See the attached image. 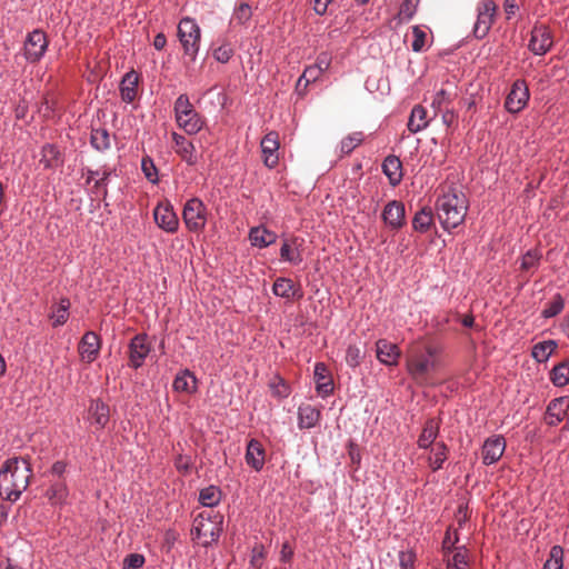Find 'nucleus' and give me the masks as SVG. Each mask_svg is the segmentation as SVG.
<instances>
[{
    "label": "nucleus",
    "instance_id": "obj_1",
    "mask_svg": "<svg viewBox=\"0 0 569 569\" xmlns=\"http://www.w3.org/2000/svg\"><path fill=\"white\" fill-rule=\"evenodd\" d=\"M32 468L26 457L7 459L0 468V497L11 503L18 501L30 483Z\"/></svg>",
    "mask_w": 569,
    "mask_h": 569
},
{
    "label": "nucleus",
    "instance_id": "obj_2",
    "mask_svg": "<svg viewBox=\"0 0 569 569\" xmlns=\"http://www.w3.org/2000/svg\"><path fill=\"white\" fill-rule=\"evenodd\" d=\"M468 208L469 201L466 194L456 188H450L447 192L439 196L436 202L438 219L447 231L456 229L463 223Z\"/></svg>",
    "mask_w": 569,
    "mask_h": 569
},
{
    "label": "nucleus",
    "instance_id": "obj_3",
    "mask_svg": "<svg viewBox=\"0 0 569 569\" xmlns=\"http://www.w3.org/2000/svg\"><path fill=\"white\" fill-rule=\"evenodd\" d=\"M441 348L431 343L413 345L408 351L407 371L415 380L425 379L438 366Z\"/></svg>",
    "mask_w": 569,
    "mask_h": 569
},
{
    "label": "nucleus",
    "instance_id": "obj_4",
    "mask_svg": "<svg viewBox=\"0 0 569 569\" xmlns=\"http://www.w3.org/2000/svg\"><path fill=\"white\" fill-rule=\"evenodd\" d=\"M176 122L187 134H197L204 126V119L191 104L187 94H180L174 101Z\"/></svg>",
    "mask_w": 569,
    "mask_h": 569
},
{
    "label": "nucleus",
    "instance_id": "obj_5",
    "mask_svg": "<svg viewBox=\"0 0 569 569\" xmlns=\"http://www.w3.org/2000/svg\"><path fill=\"white\" fill-rule=\"evenodd\" d=\"M223 516L213 511L202 512L194 519L193 531L201 545L208 547L222 533Z\"/></svg>",
    "mask_w": 569,
    "mask_h": 569
},
{
    "label": "nucleus",
    "instance_id": "obj_6",
    "mask_svg": "<svg viewBox=\"0 0 569 569\" xmlns=\"http://www.w3.org/2000/svg\"><path fill=\"white\" fill-rule=\"evenodd\" d=\"M178 38L183 48V54L193 63L200 49L201 29L192 18H182L178 24Z\"/></svg>",
    "mask_w": 569,
    "mask_h": 569
},
{
    "label": "nucleus",
    "instance_id": "obj_7",
    "mask_svg": "<svg viewBox=\"0 0 569 569\" xmlns=\"http://www.w3.org/2000/svg\"><path fill=\"white\" fill-rule=\"evenodd\" d=\"M498 6L493 0H480L476 6V21L472 28V36L485 39L490 32L497 17Z\"/></svg>",
    "mask_w": 569,
    "mask_h": 569
},
{
    "label": "nucleus",
    "instance_id": "obj_8",
    "mask_svg": "<svg viewBox=\"0 0 569 569\" xmlns=\"http://www.w3.org/2000/svg\"><path fill=\"white\" fill-rule=\"evenodd\" d=\"M207 208L199 198H191L184 203L182 219L189 231H202L207 224Z\"/></svg>",
    "mask_w": 569,
    "mask_h": 569
},
{
    "label": "nucleus",
    "instance_id": "obj_9",
    "mask_svg": "<svg viewBox=\"0 0 569 569\" xmlns=\"http://www.w3.org/2000/svg\"><path fill=\"white\" fill-rule=\"evenodd\" d=\"M48 49V39L40 29L29 32L23 46V54L27 61L33 63L41 60Z\"/></svg>",
    "mask_w": 569,
    "mask_h": 569
},
{
    "label": "nucleus",
    "instance_id": "obj_10",
    "mask_svg": "<svg viewBox=\"0 0 569 569\" xmlns=\"http://www.w3.org/2000/svg\"><path fill=\"white\" fill-rule=\"evenodd\" d=\"M553 44V38L550 29L545 24H536L530 34L528 49L535 56H545Z\"/></svg>",
    "mask_w": 569,
    "mask_h": 569
},
{
    "label": "nucleus",
    "instance_id": "obj_11",
    "mask_svg": "<svg viewBox=\"0 0 569 569\" xmlns=\"http://www.w3.org/2000/svg\"><path fill=\"white\" fill-rule=\"evenodd\" d=\"M529 89L522 79L516 80L506 98L505 108L510 113H518L525 109L529 100Z\"/></svg>",
    "mask_w": 569,
    "mask_h": 569
},
{
    "label": "nucleus",
    "instance_id": "obj_12",
    "mask_svg": "<svg viewBox=\"0 0 569 569\" xmlns=\"http://www.w3.org/2000/svg\"><path fill=\"white\" fill-rule=\"evenodd\" d=\"M153 218L157 226L168 233H174L179 229V219L169 202L158 203L153 210Z\"/></svg>",
    "mask_w": 569,
    "mask_h": 569
},
{
    "label": "nucleus",
    "instance_id": "obj_13",
    "mask_svg": "<svg viewBox=\"0 0 569 569\" xmlns=\"http://www.w3.org/2000/svg\"><path fill=\"white\" fill-rule=\"evenodd\" d=\"M151 351L147 335H136L129 343V366L140 368Z\"/></svg>",
    "mask_w": 569,
    "mask_h": 569
},
{
    "label": "nucleus",
    "instance_id": "obj_14",
    "mask_svg": "<svg viewBox=\"0 0 569 569\" xmlns=\"http://www.w3.org/2000/svg\"><path fill=\"white\" fill-rule=\"evenodd\" d=\"M87 420L96 431L103 430L110 420L109 406L100 399H92L88 408Z\"/></svg>",
    "mask_w": 569,
    "mask_h": 569
},
{
    "label": "nucleus",
    "instance_id": "obj_15",
    "mask_svg": "<svg viewBox=\"0 0 569 569\" xmlns=\"http://www.w3.org/2000/svg\"><path fill=\"white\" fill-rule=\"evenodd\" d=\"M506 450V441L502 436H493L486 439L482 446V462L486 466L500 460Z\"/></svg>",
    "mask_w": 569,
    "mask_h": 569
},
{
    "label": "nucleus",
    "instance_id": "obj_16",
    "mask_svg": "<svg viewBox=\"0 0 569 569\" xmlns=\"http://www.w3.org/2000/svg\"><path fill=\"white\" fill-rule=\"evenodd\" d=\"M279 146L278 133L274 131L268 132L260 142L263 163L269 169L274 168L279 162Z\"/></svg>",
    "mask_w": 569,
    "mask_h": 569
},
{
    "label": "nucleus",
    "instance_id": "obj_17",
    "mask_svg": "<svg viewBox=\"0 0 569 569\" xmlns=\"http://www.w3.org/2000/svg\"><path fill=\"white\" fill-rule=\"evenodd\" d=\"M100 347L99 336L93 331L86 332L78 347L81 360L87 363L93 362L99 355Z\"/></svg>",
    "mask_w": 569,
    "mask_h": 569
},
{
    "label": "nucleus",
    "instance_id": "obj_18",
    "mask_svg": "<svg viewBox=\"0 0 569 569\" xmlns=\"http://www.w3.org/2000/svg\"><path fill=\"white\" fill-rule=\"evenodd\" d=\"M44 496L53 507H63L69 503V488L66 479L50 480Z\"/></svg>",
    "mask_w": 569,
    "mask_h": 569
},
{
    "label": "nucleus",
    "instance_id": "obj_19",
    "mask_svg": "<svg viewBox=\"0 0 569 569\" xmlns=\"http://www.w3.org/2000/svg\"><path fill=\"white\" fill-rule=\"evenodd\" d=\"M376 355L382 365L392 367L398 365L401 351L396 343L379 339L376 342Z\"/></svg>",
    "mask_w": 569,
    "mask_h": 569
},
{
    "label": "nucleus",
    "instance_id": "obj_20",
    "mask_svg": "<svg viewBox=\"0 0 569 569\" xmlns=\"http://www.w3.org/2000/svg\"><path fill=\"white\" fill-rule=\"evenodd\" d=\"M172 140L174 142V152L188 164L196 166L198 163V156L194 144L184 136L172 132Z\"/></svg>",
    "mask_w": 569,
    "mask_h": 569
},
{
    "label": "nucleus",
    "instance_id": "obj_21",
    "mask_svg": "<svg viewBox=\"0 0 569 569\" xmlns=\"http://www.w3.org/2000/svg\"><path fill=\"white\" fill-rule=\"evenodd\" d=\"M405 204L392 200L388 202L382 211V220L391 229H399L405 223Z\"/></svg>",
    "mask_w": 569,
    "mask_h": 569
},
{
    "label": "nucleus",
    "instance_id": "obj_22",
    "mask_svg": "<svg viewBox=\"0 0 569 569\" xmlns=\"http://www.w3.org/2000/svg\"><path fill=\"white\" fill-rule=\"evenodd\" d=\"M316 381V391L322 398L330 396L333 392V381L329 375V370L323 362H316L313 369Z\"/></svg>",
    "mask_w": 569,
    "mask_h": 569
},
{
    "label": "nucleus",
    "instance_id": "obj_23",
    "mask_svg": "<svg viewBox=\"0 0 569 569\" xmlns=\"http://www.w3.org/2000/svg\"><path fill=\"white\" fill-rule=\"evenodd\" d=\"M266 451L262 443L257 439H250L246 450V462L256 471L262 470L264 466Z\"/></svg>",
    "mask_w": 569,
    "mask_h": 569
},
{
    "label": "nucleus",
    "instance_id": "obj_24",
    "mask_svg": "<svg viewBox=\"0 0 569 569\" xmlns=\"http://www.w3.org/2000/svg\"><path fill=\"white\" fill-rule=\"evenodd\" d=\"M303 240L300 238H292L290 241L286 240L280 248V257L283 261H287L293 266H298L302 262L301 246Z\"/></svg>",
    "mask_w": 569,
    "mask_h": 569
},
{
    "label": "nucleus",
    "instance_id": "obj_25",
    "mask_svg": "<svg viewBox=\"0 0 569 569\" xmlns=\"http://www.w3.org/2000/svg\"><path fill=\"white\" fill-rule=\"evenodd\" d=\"M272 292L274 296L283 299H301L303 292L300 288H296L293 281L289 278L280 277L277 278L272 286Z\"/></svg>",
    "mask_w": 569,
    "mask_h": 569
},
{
    "label": "nucleus",
    "instance_id": "obj_26",
    "mask_svg": "<svg viewBox=\"0 0 569 569\" xmlns=\"http://www.w3.org/2000/svg\"><path fill=\"white\" fill-rule=\"evenodd\" d=\"M568 400L566 398H556L551 400L546 410V421L549 426L559 425L566 417Z\"/></svg>",
    "mask_w": 569,
    "mask_h": 569
},
{
    "label": "nucleus",
    "instance_id": "obj_27",
    "mask_svg": "<svg viewBox=\"0 0 569 569\" xmlns=\"http://www.w3.org/2000/svg\"><path fill=\"white\" fill-rule=\"evenodd\" d=\"M297 415L299 429L315 428L321 418L320 410L311 405L299 406Z\"/></svg>",
    "mask_w": 569,
    "mask_h": 569
},
{
    "label": "nucleus",
    "instance_id": "obj_28",
    "mask_svg": "<svg viewBox=\"0 0 569 569\" xmlns=\"http://www.w3.org/2000/svg\"><path fill=\"white\" fill-rule=\"evenodd\" d=\"M382 172L388 178L389 183L398 186L402 180V163L397 156H388L382 162Z\"/></svg>",
    "mask_w": 569,
    "mask_h": 569
},
{
    "label": "nucleus",
    "instance_id": "obj_29",
    "mask_svg": "<svg viewBox=\"0 0 569 569\" xmlns=\"http://www.w3.org/2000/svg\"><path fill=\"white\" fill-rule=\"evenodd\" d=\"M139 76L134 70L127 72L120 83V96L122 101L131 103L137 96Z\"/></svg>",
    "mask_w": 569,
    "mask_h": 569
},
{
    "label": "nucleus",
    "instance_id": "obj_30",
    "mask_svg": "<svg viewBox=\"0 0 569 569\" xmlns=\"http://www.w3.org/2000/svg\"><path fill=\"white\" fill-rule=\"evenodd\" d=\"M62 162V154L56 144L46 143L42 146L40 163L46 169L57 168L61 166Z\"/></svg>",
    "mask_w": 569,
    "mask_h": 569
},
{
    "label": "nucleus",
    "instance_id": "obj_31",
    "mask_svg": "<svg viewBox=\"0 0 569 569\" xmlns=\"http://www.w3.org/2000/svg\"><path fill=\"white\" fill-rule=\"evenodd\" d=\"M249 239L253 247L267 248L277 240V234L264 227H253L250 229Z\"/></svg>",
    "mask_w": 569,
    "mask_h": 569
},
{
    "label": "nucleus",
    "instance_id": "obj_32",
    "mask_svg": "<svg viewBox=\"0 0 569 569\" xmlns=\"http://www.w3.org/2000/svg\"><path fill=\"white\" fill-rule=\"evenodd\" d=\"M447 565V569H468L469 567V553L466 546H459L456 551L447 553L443 557Z\"/></svg>",
    "mask_w": 569,
    "mask_h": 569
},
{
    "label": "nucleus",
    "instance_id": "obj_33",
    "mask_svg": "<svg viewBox=\"0 0 569 569\" xmlns=\"http://www.w3.org/2000/svg\"><path fill=\"white\" fill-rule=\"evenodd\" d=\"M429 124L427 119V110L425 107L417 104L412 108L408 120V130L411 133H418L426 129Z\"/></svg>",
    "mask_w": 569,
    "mask_h": 569
},
{
    "label": "nucleus",
    "instance_id": "obj_34",
    "mask_svg": "<svg viewBox=\"0 0 569 569\" xmlns=\"http://www.w3.org/2000/svg\"><path fill=\"white\" fill-rule=\"evenodd\" d=\"M172 387L177 392L192 393L197 389V379L188 369H186L176 376Z\"/></svg>",
    "mask_w": 569,
    "mask_h": 569
},
{
    "label": "nucleus",
    "instance_id": "obj_35",
    "mask_svg": "<svg viewBox=\"0 0 569 569\" xmlns=\"http://www.w3.org/2000/svg\"><path fill=\"white\" fill-rule=\"evenodd\" d=\"M439 433V425L435 419H428L423 426L422 432L418 438L420 449H429Z\"/></svg>",
    "mask_w": 569,
    "mask_h": 569
},
{
    "label": "nucleus",
    "instance_id": "obj_36",
    "mask_svg": "<svg viewBox=\"0 0 569 569\" xmlns=\"http://www.w3.org/2000/svg\"><path fill=\"white\" fill-rule=\"evenodd\" d=\"M448 452L449 448L442 441L437 442L436 446L431 448V453L428 458V462L432 471L436 472L443 467V463L448 458Z\"/></svg>",
    "mask_w": 569,
    "mask_h": 569
},
{
    "label": "nucleus",
    "instance_id": "obj_37",
    "mask_svg": "<svg viewBox=\"0 0 569 569\" xmlns=\"http://www.w3.org/2000/svg\"><path fill=\"white\" fill-rule=\"evenodd\" d=\"M90 143L93 149L104 152L110 149V134L106 128H93L90 133Z\"/></svg>",
    "mask_w": 569,
    "mask_h": 569
},
{
    "label": "nucleus",
    "instance_id": "obj_38",
    "mask_svg": "<svg viewBox=\"0 0 569 569\" xmlns=\"http://www.w3.org/2000/svg\"><path fill=\"white\" fill-rule=\"evenodd\" d=\"M365 136L361 131H356L345 137L338 147L339 157L350 154L358 146L362 143Z\"/></svg>",
    "mask_w": 569,
    "mask_h": 569
},
{
    "label": "nucleus",
    "instance_id": "obj_39",
    "mask_svg": "<svg viewBox=\"0 0 569 569\" xmlns=\"http://www.w3.org/2000/svg\"><path fill=\"white\" fill-rule=\"evenodd\" d=\"M433 224V214L430 208H422L412 219V228L421 233L427 232Z\"/></svg>",
    "mask_w": 569,
    "mask_h": 569
},
{
    "label": "nucleus",
    "instance_id": "obj_40",
    "mask_svg": "<svg viewBox=\"0 0 569 569\" xmlns=\"http://www.w3.org/2000/svg\"><path fill=\"white\" fill-rule=\"evenodd\" d=\"M557 348V342L553 340H546L538 342L532 347L531 356L537 362H546Z\"/></svg>",
    "mask_w": 569,
    "mask_h": 569
},
{
    "label": "nucleus",
    "instance_id": "obj_41",
    "mask_svg": "<svg viewBox=\"0 0 569 569\" xmlns=\"http://www.w3.org/2000/svg\"><path fill=\"white\" fill-rule=\"evenodd\" d=\"M221 500V491L216 486H208L200 490L199 502L208 508L217 506Z\"/></svg>",
    "mask_w": 569,
    "mask_h": 569
},
{
    "label": "nucleus",
    "instance_id": "obj_42",
    "mask_svg": "<svg viewBox=\"0 0 569 569\" xmlns=\"http://www.w3.org/2000/svg\"><path fill=\"white\" fill-rule=\"evenodd\" d=\"M550 380L557 387H563L569 383V361H563L553 367L550 372Z\"/></svg>",
    "mask_w": 569,
    "mask_h": 569
},
{
    "label": "nucleus",
    "instance_id": "obj_43",
    "mask_svg": "<svg viewBox=\"0 0 569 569\" xmlns=\"http://www.w3.org/2000/svg\"><path fill=\"white\" fill-rule=\"evenodd\" d=\"M269 388L272 396L278 399H284L289 397L291 392L290 386L279 375L273 376V378L269 381Z\"/></svg>",
    "mask_w": 569,
    "mask_h": 569
},
{
    "label": "nucleus",
    "instance_id": "obj_44",
    "mask_svg": "<svg viewBox=\"0 0 569 569\" xmlns=\"http://www.w3.org/2000/svg\"><path fill=\"white\" fill-rule=\"evenodd\" d=\"M541 253L538 250H528L522 257L520 262V269L526 272L535 271L540 263Z\"/></svg>",
    "mask_w": 569,
    "mask_h": 569
},
{
    "label": "nucleus",
    "instance_id": "obj_45",
    "mask_svg": "<svg viewBox=\"0 0 569 569\" xmlns=\"http://www.w3.org/2000/svg\"><path fill=\"white\" fill-rule=\"evenodd\" d=\"M563 567V548L561 546H553L550 549L549 558L543 565V569H562Z\"/></svg>",
    "mask_w": 569,
    "mask_h": 569
},
{
    "label": "nucleus",
    "instance_id": "obj_46",
    "mask_svg": "<svg viewBox=\"0 0 569 569\" xmlns=\"http://www.w3.org/2000/svg\"><path fill=\"white\" fill-rule=\"evenodd\" d=\"M69 308L70 301L67 298H62L51 316L54 327H59L66 323L69 317Z\"/></svg>",
    "mask_w": 569,
    "mask_h": 569
},
{
    "label": "nucleus",
    "instance_id": "obj_47",
    "mask_svg": "<svg viewBox=\"0 0 569 569\" xmlns=\"http://www.w3.org/2000/svg\"><path fill=\"white\" fill-rule=\"evenodd\" d=\"M141 170L149 182L152 184H157L159 182L158 169L151 157L144 156L142 158Z\"/></svg>",
    "mask_w": 569,
    "mask_h": 569
},
{
    "label": "nucleus",
    "instance_id": "obj_48",
    "mask_svg": "<svg viewBox=\"0 0 569 569\" xmlns=\"http://www.w3.org/2000/svg\"><path fill=\"white\" fill-rule=\"evenodd\" d=\"M565 308V300L561 295L557 293L553 299L548 302L542 310L541 315L543 318H552L559 315Z\"/></svg>",
    "mask_w": 569,
    "mask_h": 569
},
{
    "label": "nucleus",
    "instance_id": "obj_49",
    "mask_svg": "<svg viewBox=\"0 0 569 569\" xmlns=\"http://www.w3.org/2000/svg\"><path fill=\"white\" fill-rule=\"evenodd\" d=\"M322 73L315 64L307 67L298 79L297 88L301 86L308 87L309 83L315 82Z\"/></svg>",
    "mask_w": 569,
    "mask_h": 569
},
{
    "label": "nucleus",
    "instance_id": "obj_50",
    "mask_svg": "<svg viewBox=\"0 0 569 569\" xmlns=\"http://www.w3.org/2000/svg\"><path fill=\"white\" fill-rule=\"evenodd\" d=\"M458 541H459L458 532L455 531L452 533L451 528H448V530L446 531V535L443 537L442 545H441V550H442L443 557H446L447 553H451L452 551H456V548L459 547V546H456Z\"/></svg>",
    "mask_w": 569,
    "mask_h": 569
},
{
    "label": "nucleus",
    "instance_id": "obj_51",
    "mask_svg": "<svg viewBox=\"0 0 569 569\" xmlns=\"http://www.w3.org/2000/svg\"><path fill=\"white\" fill-rule=\"evenodd\" d=\"M412 36L413 40L411 43L412 50L415 52H422L426 50V42H427V33L425 30H422L419 26L412 27Z\"/></svg>",
    "mask_w": 569,
    "mask_h": 569
},
{
    "label": "nucleus",
    "instance_id": "obj_52",
    "mask_svg": "<svg viewBox=\"0 0 569 569\" xmlns=\"http://www.w3.org/2000/svg\"><path fill=\"white\" fill-rule=\"evenodd\" d=\"M417 11V3H415L412 0H403L398 17L401 22H408L410 21L415 13Z\"/></svg>",
    "mask_w": 569,
    "mask_h": 569
},
{
    "label": "nucleus",
    "instance_id": "obj_53",
    "mask_svg": "<svg viewBox=\"0 0 569 569\" xmlns=\"http://www.w3.org/2000/svg\"><path fill=\"white\" fill-rule=\"evenodd\" d=\"M362 352L356 345H349L346 351V362L349 367L356 368L360 365Z\"/></svg>",
    "mask_w": 569,
    "mask_h": 569
},
{
    "label": "nucleus",
    "instance_id": "obj_54",
    "mask_svg": "<svg viewBox=\"0 0 569 569\" xmlns=\"http://www.w3.org/2000/svg\"><path fill=\"white\" fill-rule=\"evenodd\" d=\"M452 100V94L445 89H440L433 97L432 108L437 111H442Z\"/></svg>",
    "mask_w": 569,
    "mask_h": 569
},
{
    "label": "nucleus",
    "instance_id": "obj_55",
    "mask_svg": "<svg viewBox=\"0 0 569 569\" xmlns=\"http://www.w3.org/2000/svg\"><path fill=\"white\" fill-rule=\"evenodd\" d=\"M252 16L251 7L248 3H240L233 13V20L240 24H244Z\"/></svg>",
    "mask_w": 569,
    "mask_h": 569
},
{
    "label": "nucleus",
    "instance_id": "obj_56",
    "mask_svg": "<svg viewBox=\"0 0 569 569\" xmlns=\"http://www.w3.org/2000/svg\"><path fill=\"white\" fill-rule=\"evenodd\" d=\"M400 569H413L416 553L412 550H402L398 555Z\"/></svg>",
    "mask_w": 569,
    "mask_h": 569
},
{
    "label": "nucleus",
    "instance_id": "obj_57",
    "mask_svg": "<svg viewBox=\"0 0 569 569\" xmlns=\"http://www.w3.org/2000/svg\"><path fill=\"white\" fill-rule=\"evenodd\" d=\"M146 562L144 556L141 553H129L123 559V569H139Z\"/></svg>",
    "mask_w": 569,
    "mask_h": 569
},
{
    "label": "nucleus",
    "instance_id": "obj_58",
    "mask_svg": "<svg viewBox=\"0 0 569 569\" xmlns=\"http://www.w3.org/2000/svg\"><path fill=\"white\" fill-rule=\"evenodd\" d=\"M233 54V50L229 44H222L214 49L213 57L217 61L221 63H227Z\"/></svg>",
    "mask_w": 569,
    "mask_h": 569
},
{
    "label": "nucleus",
    "instance_id": "obj_59",
    "mask_svg": "<svg viewBox=\"0 0 569 569\" xmlns=\"http://www.w3.org/2000/svg\"><path fill=\"white\" fill-rule=\"evenodd\" d=\"M66 471H67V463L64 461H56L51 466L49 473L53 477L52 480H60V479H64Z\"/></svg>",
    "mask_w": 569,
    "mask_h": 569
},
{
    "label": "nucleus",
    "instance_id": "obj_60",
    "mask_svg": "<svg viewBox=\"0 0 569 569\" xmlns=\"http://www.w3.org/2000/svg\"><path fill=\"white\" fill-rule=\"evenodd\" d=\"M174 466L178 471L187 473V472H189V470L192 466L191 458L188 456L179 455L174 460Z\"/></svg>",
    "mask_w": 569,
    "mask_h": 569
},
{
    "label": "nucleus",
    "instance_id": "obj_61",
    "mask_svg": "<svg viewBox=\"0 0 569 569\" xmlns=\"http://www.w3.org/2000/svg\"><path fill=\"white\" fill-rule=\"evenodd\" d=\"M519 10L518 0H505L503 1V11L507 20H511Z\"/></svg>",
    "mask_w": 569,
    "mask_h": 569
},
{
    "label": "nucleus",
    "instance_id": "obj_62",
    "mask_svg": "<svg viewBox=\"0 0 569 569\" xmlns=\"http://www.w3.org/2000/svg\"><path fill=\"white\" fill-rule=\"evenodd\" d=\"M330 63H331V58L328 53L326 52H322L318 56L317 58V62L315 63V66L321 71V72H325L329 67H330Z\"/></svg>",
    "mask_w": 569,
    "mask_h": 569
},
{
    "label": "nucleus",
    "instance_id": "obj_63",
    "mask_svg": "<svg viewBox=\"0 0 569 569\" xmlns=\"http://www.w3.org/2000/svg\"><path fill=\"white\" fill-rule=\"evenodd\" d=\"M293 556V549L288 541L283 542L280 551V560L282 562H289Z\"/></svg>",
    "mask_w": 569,
    "mask_h": 569
},
{
    "label": "nucleus",
    "instance_id": "obj_64",
    "mask_svg": "<svg viewBox=\"0 0 569 569\" xmlns=\"http://www.w3.org/2000/svg\"><path fill=\"white\" fill-rule=\"evenodd\" d=\"M332 2V0H315L313 1V10L317 14L323 16L327 12L328 6Z\"/></svg>",
    "mask_w": 569,
    "mask_h": 569
}]
</instances>
